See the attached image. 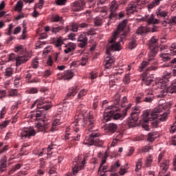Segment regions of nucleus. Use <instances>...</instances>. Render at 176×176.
Segmentation results:
<instances>
[{
    "mask_svg": "<svg viewBox=\"0 0 176 176\" xmlns=\"http://www.w3.org/2000/svg\"><path fill=\"white\" fill-rule=\"evenodd\" d=\"M41 104V107H43V105H45V104H46V101H45V98H41L37 99L36 101H34V102L32 104V108H34V107H35V105H36L37 107V109H38V105H39V104Z\"/></svg>",
    "mask_w": 176,
    "mask_h": 176,
    "instance_id": "2f4dec72",
    "label": "nucleus"
},
{
    "mask_svg": "<svg viewBox=\"0 0 176 176\" xmlns=\"http://www.w3.org/2000/svg\"><path fill=\"white\" fill-rule=\"evenodd\" d=\"M170 52L171 56H176V43H173L171 44L170 47Z\"/></svg>",
    "mask_w": 176,
    "mask_h": 176,
    "instance_id": "79ce46f5",
    "label": "nucleus"
},
{
    "mask_svg": "<svg viewBox=\"0 0 176 176\" xmlns=\"http://www.w3.org/2000/svg\"><path fill=\"white\" fill-rule=\"evenodd\" d=\"M78 91H79V87L78 85H75L69 89V92L66 95V100H69L71 97H75L76 96Z\"/></svg>",
    "mask_w": 176,
    "mask_h": 176,
    "instance_id": "412c9836",
    "label": "nucleus"
},
{
    "mask_svg": "<svg viewBox=\"0 0 176 176\" xmlns=\"http://www.w3.org/2000/svg\"><path fill=\"white\" fill-rule=\"evenodd\" d=\"M148 49L150 50V52L148 53V61H143L139 68L140 71H144L148 65H151L148 67L146 71L145 74H148L149 71H156L157 69V60H155L153 57L157 54L159 52V45L157 44V40L153 36L148 42Z\"/></svg>",
    "mask_w": 176,
    "mask_h": 176,
    "instance_id": "7ed1b4c3",
    "label": "nucleus"
},
{
    "mask_svg": "<svg viewBox=\"0 0 176 176\" xmlns=\"http://www.w3.org/2000/svg\"><path fill=\"white\" fill-rule=\"evenodd\" d=\"M21 9H23V3L19 1L15 6V11L21 12Z\"/></svg>",
    "mask_w": 176,
    "mask_h": 176,
    "instance_id": "09e8293b",
    "label": "nucleus"
},
{
    "mask_svg": "<svg viewBox=\"0 0 176 176\" xmlns=\"http://www.w3.org/2000/svg\"><path fill=\"white\" fill-rule=\"evenodd\" d=\"M166 24H171V25H176V16H172L171 18H167L166 20L162 22L164 27H166Z\"/></svg>",
    "mask_w": 176,
    "mask_h": 176,
    "instance_id": "bb28decb",
    "label": "nucleus"
},
{
    "mask_svg": "<svg viewBox=\"0 0 176 176\" xmlns=\"http://www.w3.org/2000/svg\"><path fill=\"white\" fill-rule=\"evenodd\" d=\"M119 9V4L118 2L113 1L111 2V5L110 7V14H109V19H113V17H116L118 14H116V10Z\"/></svg>",
    "mask_w": 176,
    "mask_h": 176,
    "instance_id": "6ab92c4d",
    "label": "nucleus"
},
{
    "mask_svg": "<svg viewBox=\"0 0 176 176\" xmlns=\"http://www.w3.org/2000/svg\"><path fill=\"white\" fill-rule=\"evenodd\" d=\"M45 3L44 0H40L38 3H36L34 6V9H42L43 8V5Z\"/></svg>",
    "mask_w": 176,
    "mask_h": 176,
    "instance_id": "de8ad7c7",
    "label": "nucleus"
},
{
    "mask_svg": "<svg viewBox=\"0 0 176 176\" xmlns=\"http://www.w3.org/2000/svg\"><path fill=\"white\" fill-rule=\"evenodd\" d=\"M21 79V77H16L15 78V80L14 81V87H16V88L19 87V85H20Z\"/></svg>",
    "mask_w": 176,
    "mask_h": 176,
    "instance_id": "bf43d9fd",
    "label": "nucleus"
},
{
    "mask_svg": "<svg viewBox=\"0 0 176 176\" xmlns=\"http://www.w3.org/2000/svg\"><path fill=\"white\" fill-rule=\"evenodd\" d=\"M8 157L6 155H4L0 160V169L1 171H6V168L8 167Z\"/></svg>",
    "mask_w": 176,
    "mask_h": 176,
    "instance_id": "393cba45",
    "label": "nucleus"
},
{
    "mask_svg": "<svg viewBox=\"0 0 176 176\" xmlns=\"http://www.w3.org/2000/svg\"><path fill=\"white\" fill-rule=\"evenodd\" d=\"M63 112H64V105L59 104L57 109L56 116H60V115H62Z\"/></svg>",
    "mask_w": 176,
    "mask_h": 176,
    "instance_id": "49530a36",
    "label": "nucleus"
},
{
    "mask_svg": "<svg viewBox=\"0 0 176 176\" xmlns=\"http://www.w3.org/2000/svg\"><path fill=\"white\" fill-rule=\"evenodd\" d=\"M52 108L50 103H46L42 106V102L38 105V109L36 113V119H41L40 118H44L46 115V111H49Z\"/></svg>",
    "mask_w": 176,
    "mask_h": 176,
    "instance_id": "9b49d317",
    "label": "nucleus"
},
{
    "mask_svg": "<svg viewBox=\"0 0 176 176\" xmlns=\"http://www.w3.org/2000/svg\"><path fill=\"white\" fill-rule=\"evenodd\" d=\"M128 101H127V97L124 96L122 101H121V107L122 108H124V107H126L125 104H127Z\"/></svg>",
    "mask_w": 176,
    "mask_h": 176,
    "instance_id": "69168bd1",
    "label": "nucleus"
},
{
    "mask_svg": "<svg viewBox=\"0 0 176 176\" xmlns=\"http://www.w3.org/2000/svg\"><path fill=\"white\" fill-rule=\"evenodd\" d=\"M85 108H86V106H85L82 104L78 105L77 107V113H79L80 112L84 111V109H85Z\"/></svg>",
    "mask_w": 176,
    "mask_h": 176,
    "instance_id": "e2e57ef3",
    "label": "nucleus"
},
{
    "mask_svg": "<svg viewBox=\"0 0 176 176\" xmlns=\"http://www.w3.org/2000/svg\"><path fill=\"white\" fill-rule=\"evenodd\" d=\"M160 134L157 131H153L151 133H148L147 141L149 142H153L157 137H159Z\"/></svg>",
    "mask_w": 176,
    "mask_h": 176,
    "instance_id": "a878e982",
    "label": "nucleus"
},
{
    "mask_svg": "<svg viewBox=\"0 0 176 176\" xmlns=\"http://www.w3.org/2000/svg\"><path fill=\"white\" fill-rule=\"evenodd\" d=\"M120 167V164H119V162L117 161L116 163L113 165H111L110 170L109 171H116Z\"/></svg>",
    "mask_w": 176,
    "mask_h": 176,
    "instance_id": "37998d69",
    "label": "nucleus"
},
{
    "mask_svg": "<svg viewBox=\"0 0 176 176\" xmlns=\"http://www.w3.org/2000/svg\"><path fill=\"white\" fill-rule=\"evenodd\" d=\"M130 74H127L125 77L123 79V82L125 85H129V83H130Z\"/></svg>",
    "mask_w": 176,
    "mask_h": 176,
    "instance_id": "4d7b16f0",
    "label": "nucleus"
},
{
    "mask_svg": "<svg viewBox=\"0 0 176 176\" xmlns=\"http://www.w3.org/2000/svg\"><path fill=\"white\" fill-rule=\"evenodd\" d=\"M127 23H129L127 19L121 21L117 27V30L109 40L107 47V54L109 56H111L113 52H120L122 49L120 43L123 42L124 39H126L130 34V28L127 26Z\"/></svg>",
    "mask_w": 176,
    "mask_h": 176,
    "instance_id": "f03ea898",
    "label": "nucleus"
},
{
    "mask_svg": "<svg viewBox=\"0 0 176 176\" xmlns=\"http://www.w3.org/2000/svg\"><path fill=\"white\" fill-rule=\"evenodd\" d=\"M87 157V156L78 155L76 159L74 160L72 171L74 175L78 174V172L82 170L83 167H85V164H86Z\"/></svg>",
    "mask_w": 176,
    "mask_h": 176,
    "instance_id": "6e6552de",
    "label": "nucleus"
},
{
    "mask_svg": "<svg viewBox=\"0 0 176 176\" xmlns=\"http://www.w3.org/2000/svg\"><path fill=\"white\" fill-rule=\"evenodd\" d=\"M52 74H53L52 71H50L49 69L45 70L43 73L44 78H49V76H50V75H52Z\"/></svg>",
    "mask_w": 176,
    "mask_h": 176,
    "instance_id": "0e129e2a",
    "label": "nucleus"
},
{
    "mask_svg": "<svg viewBox=\"0 0 176 176\" xmlns=\"http://www.w3.org/2000/svg\"><path fill=\"white\" fill-rule=\"evenodd\" d=\"M106 130L109 134H113L118 130V125L115 123H110L106 126Z\"/></svg>",
    "mask_w": 176,
    "mask_h": 176,
    "instance_id": "5701e85b",
    "label": "nucleus"
},
{
    "mask_svg": "<svg viewBox=\"0 0 176 176\" xmlns=\"http://www.w3.org/2000/svg\"><path fill=\"white\" fill-rule=\"evenodd\" d=\"M64 122V119L61 118V116H56V118L52 122L54 124H56V126H60L61 123Z\"/></svg>",
    "mask_w": 176,
    "mask_h": 176,
    "instance_id": "4c0bfd02",
    "label": "nucleus"
},
{
    "mask_svg": "<svg viewBox=\"0 0 176 176\" xmlns=\"http://www.w3.org/2000/svg\"><path fill=\"white\" fill-rule=\"evenodd\" d=\"M153 148V146H145L142 147V152H149V150L152 149Z\"/></svg>",
    "mask_w": 176,
    "mask_h": 176,
    "instance_id": "774afa93",
    "label": "nucleus"
},
{
    "mask_svg": "<svg viewBox=\"0 0 176 176\" xmlns=\"http://www.w3.org/2000/svg\"><path fill=\"white\" fill-rule=\"evenodd\" d=\"M144 21L147 22V25H151L153 24L152 27H148V32H157L160 26L155 25V24H160V20L155 19V15L153 14L151 15H146L142 17Z\"/></svg>",
    "mask_w": 176,
    "mask_h": 176,
    "instance_id": "423d86ee",
    "label": "nucleus"
},
{
    "mask_svg": "<svg viewBox=\"0 0 176 176\" xmlns=\"http://www.w3.org/2000/svg\"><path fill=\"white\" fill-rule=\"evenodd\" d=\"M69 30H71V31H73V32H78V30H79L78 23H72V25L69 28Z\"/></svg>",
    "mask_w": 176,
    "mask_h": 176,
    "instance_id": "ea45409f",
    "label": "nucleus"
},
{
    "mask_svg": "<svg viewBox=\"0 0 176 176\" xmlns=\"http://www.w3.org/2000/svg\"><path fill=\"white\" fill-rule=\"evenodd\" d=\"M90 27V24L88 23H78V28H89Z\"/></svg>",
    "mask_w": 176,
    "mask_h": 176,
    "instance_id": "6e6d98bb",
    "label": "nucleus"
},
{
    "mask_svg": "<svg viewBox=\"0 0 176 176\" xmlns=\"http://www.w3.org/2000/svg\"><path fill=\"white\" fill-rule=\"evenodd\" d=\"M75 120L76 123H82L83 122L84 126L87 128V135L84 140L85 145H88L89 146H92V145L95 146H102L104 145V141L100 140V135L101 134L98 130H93L94 129L96 119L92 111H88L85 108L75 116Z\"/></svg>",
    "mask_w": 176,
    "mask_h": 176,
    "instance_id": "f257e3e1",
    "label": "nucleus"
},
{
    "mask_svg": "<svg viewBox=\"0 0 176 176\" xmlns=\"http://www.w3.org/2000/svg\"><path fill=\"white\" fill-rule=\"evenodd\" d=\"M122 137H123V134L118 132L114 136V138L113 140V144H116L118 141H120V140L122 139Z\"/></svg>",
    "mask_w": 176,
    "mask_h": 176,
    "instance_id": "58836bf2",
    "label": "nucleus"
},
{
    "mask_svg": "<svg viewBox=\"0 0 176 176\" xmlns=\"http://www.w3.org/2000/svg\"><path fill=\"white\" fill-rule=\"evenodd\" d=\"M8 96L9 97H16L17 96V89H11Z\"/></svg>",
    "mask_w": 176,
    "mask_h": 176,
    "instance_id": "864d4df0",
    "label": "nucleus"
},
{
    "mask_svg": "<svg viewBox=\"0 0 176 176\" xmlns=\"http://www.w3.org/2000/svg\"><path fill=\"white\" fill-rule=\"evenodd\" d=\"M36 135V131L32 127L25 128L21 131V137L22 140L25 138H31V137H35Z\"/></svg>",
    "mask_w": 176,
    "mask_h": 176,
    "instance_id": "ddd939ff",
    "label": "nucleus"
},
{
    "mask_svg": "<svg viewBox=\"0 0 176 176\" xmlns=\"http://www.w3.org/2000/svg\"><path fill=\"white\" fill-rule=\"evenodd\" d=\"M158 163H160V167L161 171L160 174H164L168 170V167H170V161L166 160L164 158V153H161L158 156Z\"/></svg>",
    "mask_w": 176,
    "mask_h": 176,
    "instance_id": "9d476101",
    "label": "nucleus"
},
{
    "mask_svg": "<svg viewBox=\"0 0 176 176\" xmlns=\"http://www.w3.org/2000/svg\"><path fill=\"white\" fill-rule=\"evenodd\" d=\"M94 24L97 27H100V25H102V19H101L100 16H97L94 20Z\"/></svg>",
    "mask_w": 176,
    "mask_h": 176,
    "instance_id": "c03bdc74",
    "label": "nucleus"
},
{
    "mask_svg": "<svg viewBox=\"0 0 176 176\" xmlns=\"http://www.w3.org/2000/svg\"><path fill=\"white\" fill-rule=\"evenodd\" d=\"M144 83L146 85V86H149V85H151V83H152V82H153V79H152L151 78H144Z\"/></svg>",
    "mask_w": 176,
    "mask_h": 176,
    "instance_id": "5fc2aeb1",
    "label": "nucleus"
},
{
    "mask_svg": "<svg viewBox=\"0 0 176 176\" xmlns=\"http://www.w3.org/2000/svg\"><path fill=\"white\" fill-rule=\"evenodd\" d=\"M155 14L158 17H167L168 15V12L162 9H157Z\"/></svg>",
    "mask_w": 176,
    "mask_h": 176,
    "instance_id": "7c9ffc66",
    "label": "nucleus"
},
{
    "mask_svg": "<svg viewBox=\"0 0 176 176\" xmlns=\"http://www.w3.org/2000/svg\"><path fill=\"white\" fill-rule=\"evenodd\" d=\"M166 67H172L173 68H176V58L172 59V60L166 65Z\"/></svg>",
    "mask_w": 176,
    "mask_h": 176,
    "instance_id": "603ef678",
    "label": "nucleus"
},
{
    "mask_svg": "<svg viewBox=\"0 0 176 176\" xmlns=\"http://www.w3.org/2000/svg\"><path fill=\"white\" fill-rule=\"evenodd\" d=\"M76 49V45L74 43H69L68 47H66V49L64 50L65 53L66 54H68V53H71V52H74Z\"/></svg>",
    "mask_w": 176,
    "mask_h": 176,
    "instance_id": "473e14b6",
    "label": "nucleus"
},
{
    "mask_svg": "<svg viewBox=\"0 0 176 176\" xmlns=\"http://www.w3.org/2000/svg\"><path fill=\"white\" fill-rule=\"evenodd\" d=\"M155 100V94L152 91L146 92L145 94H140L135 98V103L137 105L141 104V102H147L148 104H152Z\"/></svg>",
    "mask_w": 176,
    "mask_h": 176,
    "instance_id": "1a4fd4ad",
    "label": "nucleus"
},
{
    "mask_svg": "<svg viewBox=\"0 0 176 176\" xmlns=\"http://www.w3.org/2000/svg\"><path fill=\"white\" fill-rule=\"evenodd\" d=\"M75 76V73L72 70H67L63 74H58V79H63V80H71Z\"/></svg>",
    "mask_w": 176,
    "mask_h": 176,
    "instance_id": "f3484780",
    "label": "nucleus"
},
{
    "mask_svg": "<svg viewBox=\"0 0 176 176\" xmlns=\"http://www.w3.org/2000/svg\"><path fill=\"white\" fill-rule=\"evenodd\" d=\"M36 127L38 132H46L49 129V122L45 120H41L36 124Z\"/></svg>",
    "mask_w": 176,
    "mask_h": 176,
    "instance_id": "dca6fc26",
    "label": "nucleus"
},
{
    "mask_svg": "<svg viewBox=\"0 0 176 176\" xmlns=\"http://www.w3.org/2000/svg\"><path fill=\"white\" fill-rule=\"evenodd\" d=\"M24 50V48H23V45H18L15 47V52L16 53H21Z\"/></svg>",
    "mask_w": 176,
    "mask_h": 176,
    "instance_id": "338daca9",
    "label": "nucleus"
},
{
    "mask_svg": "<svg viewBox=\"0 0 176 176\" xmlns=\"http://www.w3.org/2000/svg\"><path fill=\"white\" fill-rule=\"evenodd\" d=\"M63 30V26L55 25L52 28V32H54V34H57L58 31H61Z\"/></svg>",
    "mask_w": 176,
    "mask_h": 176,
    "instance_id": "8fccbe9b",
    "label": "nucleus"
},
{
    "mask_svg": "<svg viewBox=\"0 0 176 176\" xmlns=\"http://www.w3.org/2000/svg\"><path fill=\"white\" fill-rule=\"evenodd\" d=\"M166 103V100L164 99H161L159 100V105L157 108H155L153 111H151L152 113L154 115H158V119L162 122H165L167 120V116H168V113L166 112H163V109H164V104Z\"/></svg>",
    "mask_w": 176,
    "mask_h": 176,
    "instance_id": "0eeeda50",
    "label": "nucleus"
},
{
    "mask_svg": "<svg viewBox=\"0 0 176 176\" xmlns=\"http://www.w3.org/2000/svg\"><path fill=\"white\" fill-rule=\"evenodd\" d=\"M63 43H64V41L63 40V38L59 37V38H57L56 43V47H60V46H61V45H63Z\"/></svg>",
    "mask_w": 176,
    "mask_h": 176,
    "instance_id": "13d9d810",
    "label": "nucleus"
},
{
    "mask_svg": "<svg viewBox=\"0 0 176 176\" xmlns=\"http://www.w3.org/2000/svg\"><path fill=\"white\" fill-rule=\"evenodd\" d=\"M152 163H153V157H152V155H148L146 157L144 166L146 167H151V166H152Z\"/></svg>",
    "mask_w": 176,
    "mask_h": 176,
    "instance_id": "c9c22d12",
    "label": "nucleus"
},
{
    "mask_svg": "<svg viewBox=\"0 0 176 176\" xmlns=\"http://www.w3.org/2000/svg\"><path fill=\"white\" fill-rule=\"evenodd\" d=\"M126 10L129 12V13L133 14L134 12H137V7L134 4H129L126 8Z\"/></svg>",
    "mask_w": 176,
    "mask_h": 176,
    "instance_id": "e433bc0d",
    "label": "nucleus"
},
{
    "mask_svg": "<svg viewBox=\"0 0 176 176\" xmlns=\"http://www.w3.org/2000/svg\"><path fill=\"white\" fill-rule=\"evenodd\" d=\"M30 60V56L28 54H25L23 56H19L16 58V67H20L21 64L27 63Z\"/></svg>",
    "mask_w": 176,
    "mask_h": 176,
    "instance_id": "aec40b11",
    "label": "nucleus"
},
{
    "mask_svg": "<svg viewBox=\"0 0 176 176\" xmlns=\"http://www.w3.org/2000/svg\"><path fill=\"white\" fill-rule=\"evenodd\" d=\"M148 26H140L138 28L136 33L138 35H145V34H148Z\"/></svg>",
    "mask_w": 176,
    "mask_h": 176,
    "instance_id": "c85d7f7f",
    "label": "nucleus"
},
{
    "mask_svg": "<svg viewBox=\"0 0 176 176\" xmlns=\"http://www.w3.org/2000/svg\"><path fill=\"white\" fill-rule=\"evenodd\" d=\"M171 76H176V69H174L171 73H167L164 78L168 80Z\"/></svg>",
    "mask_w": 176,
    "mask_h": 176,
    "instance_id": "a18cd8bd",
    "label": "nucleus"
},
{
    "mask_svg": "<svg viewBox=\"0 0 176 176\" xmlns=\"http://www.w3.org/2000/svg\"><path fill=\"white\" fill-rule=\"evenodd\" d=\"M8 124H9L8 120H6V121L3 122L2 124H0V131L3 129L6 128L8 126Z\"/></svg>",
    "mask_w": 176,
    "mask_h": 176,
    "instance_id": "680f3d73",
    "label": "nucleus"
},
{
    "mask_svg": "<svg viewBox=\"0 0 176 176\" xmlns=\"http://www.w3.org/2000/svg\"><path fill=\"white\" fill-rule=\"evenodd\" d=\"M38 90L36 87H30L26 90L27 94H36Z\"/></svg>",
    "mask_w": 176,
    "mask_h": 176,
    "instance_id": "a19ab883",
    "label": "nucleus"
},
{
    "mask_svg": "<svg viewBox=\"0 0 176 176\" xmlns=\"http://www.w3.org/2000/svg\"><path fill=\"white\" fill-rule=\"evenodd\" d=\"M160 56L162 58V60L167 63V61H170V60H171V56H170L169 54L166 53V54H160Z\"/></svg>",
    "mask_w": 176,
    "mask_h": 176,
    "instance_id": "72a5a7b5",
    "label": "nucleus"
},
{
    "mask_svg": "<svg viewBox=\"0 0 176 176\" xmlns=\"http://www.w3.org/2000/svg\"><path fill=\"white\" fill-rule=\"evenodd\" d=\"M106 113L104 114V122H109V120H123L127 116V110L124 109L122 113H118V108L113 106H109L107 109Z\"/></svg>",
    "mask_w": 176,
    "mask_h": 176,
    "instance_id": "39448f33",
    "label": "nucleus"
},
{
    "mask_svg": "<svg viewBox=\"0 0 176 176\" xmlns=\"http://www.w3.org/2000/svg\"><path fill=\"white\" fill-rule=\"evenodd\" d=\"M57 148V144L54 142H51V144L48 146L47 148V153L46 155H52L53 154V149H56Z\"/></svg>",
    "mask_w": 176,
    "mask_h": 176,
    "instance_id": "c756f323",
    "label": "nucleus"
},
{
    "mask_svg": "<svg viewBox=\"0 0 176 176\" xmlns=\"http://www.w3.org/2000/svg\"><path fill=\"white\" fill-rule=\"evenodd\" d=\"M13 75V69L9 67L6 69V76H12Z\"/></svg>",
    "mask_w": 176,
    "mask_h": 176,
    "instance_id": "052dcab7",
    "label": "nucleus"
},
{
    "mask_svg": "<svg viewBox=\"0 0 176 176\" xmlns=\"http://www.w3.org/2000/svg\"><path fill=\"white\" fill-rule=\"evenodd\" d=\"M84 8H94L96 6V0H82Z\"/></svg>",
    "mask_w": 176,
    "mask_h": 176,
    "instance_id": "cd10ccee",
    "label": "nucleus"
},
{
    "mask_svg": "<svg viewBox=\"0 0 176 176\" xmlns=\"http://www.w3.org/2000/svg\"><path fill=\"white\" fill-rule=\"evenodd\" d=\"M87 94V90L83 89L78 94V98L80 99L82 97H85Z\"/></svg>",
    "mask_w": 176,
    "mask_h": 176,
    "instance_id": "3c124183",
    "label": "nucleus"
},
{
    "mask_svg": "<svg viewBox=\"0 0 176 176\" xmlns=\"http://www.w3.org/2000/svg\"><path fill=\"white\" fill-rule=\"evenodd\" d=\"M141 162H142V160L139 159L136 162L135 169V175L136 176L142 175V173H141V168H142V165L141 164Z\"/></svg>",
    "mask_w": 176,
    "mask_h": 176,
    "instance_id": "b1692460",
    "label": "nucleus"
},
{
    "mask_svg": "<svg viewBox=\"0 0 176 176\" xmlns=\"http://www.w3.org/2000/svg\"><path fill=\"white\" fill-rule=\"evenodd\" d=\"M113 64H115V57H107L104 64L105 69H111V67Z\"/></svg>",
    "mask_w": 176,
    "mask_h": 176,
    "instance_id": "4be33fe9",
    "label": "nucleus"
},
{
    "mask_svg": "<svg viewBox=\"0 0 176 176\" xmlns=\"http://www.w3.org/2000/svg\"><path fill=\"white\" fill-rule=\"evenodd\" d=\"M81 135L78 133L72 136L71 133H66L65 135V141L69 142V144H74L76 141H80Z\"/></svg>",
    "mask_w": 176,
    "mask_h": 176,
    "instance_id": "2eb2a0df",
    "label": "nucleus"
},
{
    "mask_svg": "<svg viewBox=\"0 0 176 176\" xmlns=\"http://www.w3.org/2000/svg\"><path fill=\"white\" fill-rule=\"evenodd\" d=\"M158 116V114L152 113V110H144L142 115V120H140L142 129L146 131H149V126H151L153 128L157 127L159 126V122H162Z\"/></svg>",
    "mask_w": 176,
    "mask_h": 176,
    "instance_id": "20e7f679",
    "label": "nucleus"
},
{
    "mask_svg": "<svg viewBox=\"0 0 176 176\" xmlns=\"http://www.w3.org/2000/svg\"><path fill=\"white\" fill-rule=\"evenodd\" d=\"M140 113H141V111L137 109H135V110L131 113V115L127 120L128 124L131 127H135V123L138 122Z\"/></svg>",
    "mask_w": 176,
    "mask_h": 176,
    "instance_id": "f8f14e48",
    "label": "nucleus"
},
{
    "mask_svg": "<svg viewBox=\"0 0 176 176\" xmlns=\"http://www.w3.org/2000/svg\"><path fill=\"white\" fill-rule=\"evenodd\" d=\"M85 9V3L83 0L80 1H75L72 3V10L73 12H80Z\"/></svg>",
    "mask_w": 176,
    "mask_h": 176,
    "instance_id": "a211bd4d",
    "label": "nucleus"
},
{
    "mask_svg": "<svg viewBox=\"0 0 176 176\" xmlns=\"http://www.w3.org/2000/svg\"><path fill=\"white\" fill-rule=\"evenodd\" d=\"M136 47H137V41L135 40V38H132L129 43L128 47L129 49H130V50H133V49H135Z\"/></svg>",
    "mask_w": 176,
    "mask_h": 176,
    "instance_id": "f704fd0d",
    "label": "nucleus"
},
{
    "mask_svg": "<svg viewBox=\"0 0 176 176\" xmlns=\"http://www.w3.org/2000/svg\"><path fill=\"white\" fill-rule=\"evenodd\" d=\"M87 36H89V34H86V33H82L79 36L77 40L78 47H81L82 49H84V47H86V46H87V41H88Z\"/></svg>",
    "mask_w": 176,
    "mask_h": 176,
    "instance_id": "4468645a",
    "label": "nucleus"
}]
</instances>
